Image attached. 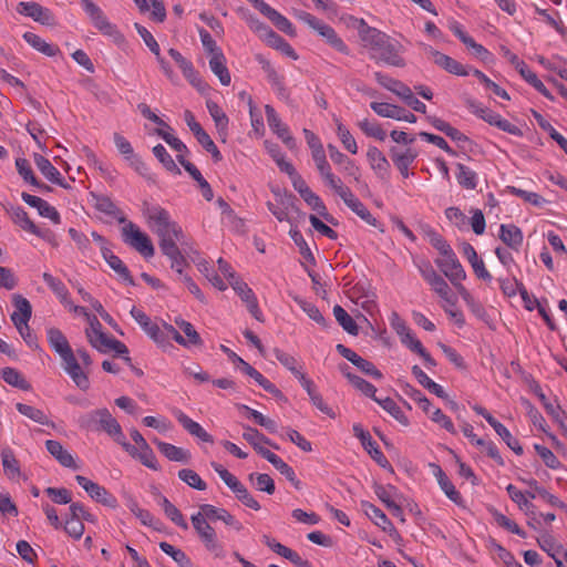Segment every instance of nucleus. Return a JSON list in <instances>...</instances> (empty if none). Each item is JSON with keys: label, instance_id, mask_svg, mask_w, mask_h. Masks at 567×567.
Returning <instances> with one entry per match:
<instances>
[{"label": "nucleus", "instance_id": "obj_18", "mask_svg": "<svg viewBox=\"0 0 567 567\" xmlns=\"http://www.w3.org/2000/svg\"><path fill=\"white\" fill-rule=\"evenodd\" d=\"M320 37H322L326 42L331 45L334 50L349 54V48L343 42V40L337 34L333 28L329 24H326L321 20L318 21V24L315 25L313 29Z\"/></svg>", "mask_w": 567, "mask_h": 567}, {"label": "nucleus", "instance_id": "obj_13", "mask_svg": "<svg viewBox=\"0 0 567 567\" xmlns=\"http://www.w3.org/2000/svg\"><path fill=\"white\" fill-rule=\"evenodd\" d=\"M229 285L240 297V299L246 303L247 309L251 313V316L256 320L262 321V315L258 307L257 298L254 291L248 287V285L245 281H243L239 277L235 280H231Z\"/></svg>", "mask_w": 567, "mask_h": 567}, {"label": "nucleus", "instance_id": "obj_27", "mask_svg": "<svg viewBox=\"0 0 567 567\" xmlns=\"http://www.w3.org/2000/svg\"><path fill=\"white\" fill-rule=\"evenodd\" d=\"M390 156L396 168L403 177L409 176V166L414 162L417 156L416 151L408 147L405 151L400 152L396 147H391Z\"/></svg>", "mask_w": 567, "mask_h": 567}, {"label": "nucleus", "instance_id": "obj_4", "mask_svg": "<svg viewBox=\"0 0 567 567\" xmlns=\"http://www.w3.org/2000/svg\"><path fill=\"white\" fill-rule=\"evenodd\" d=\"M122 237L125 244L136 249L145 258L154 256L155 249L150 237L132 221L122 228Z\"/></svg>", "mask_w": 567, "mask_h": 567}, {"label": "nucleus", "instance_id": "obj_22", "mask_svg": "<svg viewBox=\"0 0 567 567\" xmlns=\"http://www.w3.org/2000/svg\"><path fill=\"white\" fill-rule=\"evenodd\" d=\"M343 203L367 224L379 228L381 233L384 231L382 225L372 216L364 204L357 198L353 193H351L349 197H346Z\"/></svg>", "mask_w": 567, "mask_h": 567}, {"label": "nucleus", "instance_id": "obj_2", "mask_svg": "<svg viewBox=\"0 0 567 567\" xmlns=\"http://www.w3.org/2000/svg\"><path fill=\"white\" fill-rule=\"evenodd\" d=\"M79 424L82 429L89 431H103L107 433L120 445L125 441L120 423L105 408L82 415L79 419Z\"/></svg>", "mask_w": 567, "mask_h": 567}, {"label": "nucleus", "instance_id": "obj_26", "mask_svg": "<svg viewBox=\"0 0 567 567\" xmlns=\"http://www.w3.org/2000/svg\"><path fill=\"white\" fill-rule=\"evenodd\" d=\"M153 443L157 446L159 452L169 461L187 464L190 461V453L187 450L175 446L171 443L163 442L154 439Z\"/></svg>", "mask_w": 567, "mask_h": 567}, {"label": "nucleus", "instance_id": "obj_19", "mask_svg": "<svg viewBox=\"0 0 567 567\" xmlns=\"http://www.w3.org/2000/svg\"><path fill=\"white\" fill-rule=\"evenodd\" d=\"M175 417L182 424V426L193 436L199 439L206 443H214L213 436L207 433L203 426L193 421L189 416H187L183 411L176 410L174 412Z\"/></svg>", "mask_w": 567, "mask_h": 567}, {"label": "nucleus", "instance_id": "obj_49", "mask_svg": "<svg viewBox=\"0 0 567 567\" xmlns=\"http://www.w3.org/2000/svg\"><path fill=\"white\" fill-rule=\"evenodd\" d=\"M538 546L546 551L554 560L558 558L563 551V545L558 544L548 533H542L537 537Z\"/></svg>", "mask_w": 567, "mask_h": 567}, {"label": "nucleus", "instance_id": "obj_21", "mask_svg": "<svg viewBox=\"0 0 567 567\" xmlns=\"http://www.w3.org/2000/svg\"><path fill=\"white\" fill-rule=\"evenodd\" d=\"M33 158L38 169L48 181L58 184L63 188L70 187L69 184L64 183L61 173L51 164L47 157L40 154H34Z\"/></svg>", "mask_w": 567, "mask_h": 567}, {"label": "nucleus", "instance_id": "obj_16", "mask_svg": "<svg viewBox=\"0 0 567 567\" xmlns=\"http://www.w3.org/2000/svg\"><path fill=\"white\" fill-rule=\"evenodd\" d=\"M121 446L133 457L138 460L144 466L157 471L158 464L156 461V456L150 445L144 446L143 449H137L131 443L126 442V440L121 444Z\"/></svg>", "mask_w": 567, "mask_h": 567}, {"label": "nucleus", "instance_id": "obj_61", "mask_svg": "<svg viewBox=\"0 0 567 567\" xmlns=\"http://www.w3.org/2000/svg\"><path fill=\"white\" fill-rule=\"evenodd\" d=\"M422 229L430 244L440 252L441 256L452 249L444 237L435 231L431 226L426 225Z\"/></svg>", "mask_w": 567, "mask_h": 567}, {"label": "nucleus", "instance_id": "obj_46", "mask_svg": "<svg viewBox=\"0 0 567 567\" xmlns=\"http://www.w3.org/2000/svg\"><path fill=\"white\" fill-rule=\"evenodd\" d=\"M220 349L224 353L227 354L231 362L237 365V368H239L245 374L249 375L255 381H257L262 375L259 371H257L254 367H251L229 348L221 346Z\"/></svg>", "mask_w": 567, "mask_h": 567}, {"label": "nucleus", "instance_id": "obj_10", "mask_svg": "<svg viewBox=\"0 0 567 567\" xmlns=\"http://www.w3.org/2000/svg\"><path fill=\"white\" fill-rule=\"evenodd\" d=\"M423 279L432 287V289L444 300H450L451 289L445 279L436 272L430 261H422L417 265Z\"/></svg>", "mask_w": 567, "mask_h": 567}, {"label": "nucleus", "instance_id": "obj_8", "mask_svg": "<svg viewBox=\"0 0 567 567\" xmlns=\"http://www.w3.org/2000/svg\"><path fill=\"white\" fill-rule=\"evenodd\" d=\"M354 436H357L368 454L383 468L393 472V467L388 458L380 451L375 441L372 440L370 433L361 426V424H354L353 427Z\"/></svg>", "mask_w": 567, "mask_h": 567}, {"label": "nucleus", "instance_id": "obj_64", "mask_svg": "<svg viewBox=\"0 0 567 567\" xmlns=\"http://www.w3.org/2000/svg\"><path fill=\"white\" fill-rule=\"evenodd\" d=\"M12 219L23 230L34 234L38 226L30 219L28 213L20 206L12 207Z\"/></svg>", "mask_w": 567, "mask_h": 567}, {"label": "nucleus", "instance_id": "obj_35", "mask_svg": "<svg viewBox=\"0 0 567 567\" xmlns=\"http://www.w3.org/2000/svg\"><path fill=\"white\" fill-rule=\"evenodd\" d=\"M209 68L212 72L219 79L223 85H229L231 78L226 66V58L223 52H217L209 59Z\"/></svg>", "mask_w": 567, "mask_h": 567}, {"label": "nucleus", "instance_id": "obj_58", "mask_svg": "<svg viewBox=\"0 0 567 567\" xmlns=\"http://www.w3.org/2000/svg\"><path fill=\"white\" fill-rule=\"evenodd\" d=\"M175 323L186 336V344L184 347L188 348L190 346L203 344V340L199 333L195 330L194 326L190 322L184 320L183 318H176Z\"/></svg>", "mask_w": 567, "mask_h": 567}, {"label": "nucleus", "instance_id": "obj_54", "mask_svg": "<svg viewBox=\"0 0 567 567\" xmlns=\"http://www.w3.org/2000/svg\"><path fill=\"white\" fill-rule=\"evenodd\" d=\"M210 466L214 471L219 475L223 482L236 494L239 488H243L245 485L230 472H228L223 465L217 462H212Z\"/></svg>", "mask_w": 567, "mask_h": 567}, {"label": "nucleus", "instance_id": "obj_12", "mask_svg": "<svg viewBox=\"0 0 567 567\" xmlns=\"http://www.w3.org/2000/svg\"><path fill=\"white\" fill-rule=\"evenodd\" d=\"M370 107L382 117L393 118L398 121H406L409 123H415L416 116L406 111L404 107L399 105L384 103V102H372Z\"/></svg>", "mask_w": 567, "mask_h": 567}, {"label": "nucleus", "instance_id": "obj_41", "mask_svg": "<svg viewBox=\"0 0 567 567\" xmlns=\"http://www.w3.org/2000/svg\"><path fill=\"white\" fill-rule=\"evenodd\" d=\"M412 373L416 378L417 382L427 391L441 399H447V394L443 388L431 380L419 365L415 364L412 367Z\"/></svg>", "mask_w": 567, "mask_h": 567}, {"label": "nucleus", "instance_id": "obj_40", "mask_svg": "<svg viewBox=\"0 0 567 567\" xmlns=\"http://www.w3.org/2000/svg\"><path fill=\"white\" fill-rule=\"evenodd\" d=\"M23 39L33 49L38 50L47 56H55L58 53H60L59 47L45 42L41 37H39L35 33L25 32L23 34Z\"/></svg>", "mask_w": 567, "mask_h": 567}, {"label": "nucleus", "instance_id": "obj_7", "mask_svg": "<svg viewBox=\"0 0 567 567\" xmlns=\"http://www.w3.org/2000/svg\"><path fill=\"white\" fill-rule=\"evenodd\" d=\"M435 264L452 284L463 281L466 278V272L453 249L447 250L442 255V258L435 259Z\"/></svg>", "mask_w": 567, "mask_h": 567}, {"label": "nucleus", "instance_id": "obj_11", "mask_svg": "<svg viewBox=\"0 0 567 567\" xmlns=\"http://www.w3.org/2000/svg\"><path fill=\"white\" fill-rule=\"evenodd\" d=\"M17 11L20 14L32 18L35 22L43 25H52L54 23V16L52 12L38 2L21 1L17 6Z\"/></svg>", "mask_w": 567, "mask_h": 567}, {"label": "nucleus", "instance_id": "obj_60", "mask_svg": "<svg viewBox=\"0 0 567 567\" xmlns=\"http://www.w3.org/2000/svg\"><path fill=\"white\" fill-rule=\"evenodd\" d=\"M17 410L22 415L29 417L30 420L42 424V425H49L52 424L48 416L44 414V412L38 408H34L32 405H28L24 403H17L16 404Z\"/></svg>", "mask_w": 567, "mask_h": 567}, {"label": "nucleus", "instance_id": "obj_63", "mask_svg": "<svg viewBox=\"0 0 567 567\" xmlns=\"http://www.w3.org/2000/svg\"><path fill=\"white\" fill-rule=\"evenodd\" d=\"M159 548L168 556H171L179 567H194L190 558L178 548H175L173 545L162 542L159 543Z\"/></svg>", "mask_w": 567, "mask_h": 567}, {"label": "nucleus", "instance_id": "obj_9", "mask_svg": "<svg viewBox=\"0 0 567 567\" xmlns=\"http://www.w3.org/2000/svg\"><path fill=\"white\" fill-rule=\"evenodd\" d=\"M130 313L156 344L161 347L168 344V338L165 332L156 323L152 322L151 318L144 311L133 306Z\"/></svg>", "mask_w": 567, "mask_h": 567}, {"label": "nucleus", "instance_id": "obj_47", "mask_svg": "<svg viewBox=\"0 0 567 567\" xmlns=\"http://www.w3.org/2000/svg\"><path fill=\"white\" fill-rule=\"evenodd\" d=\"M2 379L9 385L18 388L20 390L29 391L31 389V384L14 368L7 367L2 369Z\"/></svg>", "mask_w": 567, "mask_h": 567}, {"label": "nucleus", "instance_id": "obj_39", "mask_svg": "<svg viewBox=\"0 0 567 567\" xmlns=\"http://www.w3.org/2000/svg\"><path fill=\"white\" fill-rule=\"evenodd\" d=\"M1 461L3 472L10 480H17L21 475L19 462L10 447L2 449Z\"/></svg>", "mask_w": 567, "mask_h": 567}, {"label": "nucleus", "instance_id": "obj_17", "mask_svg": "<svg viewBox=\"0 0 567 567\" xmlns=\"http://www.w3.org/2000/svg\"><path fill=\"white\" fill-rule=\"evenodd\" d=\"M63 369L79 389L86 391L90 388L89 377L82 370L74 354L63 361Z\"/></svg>", "mask_w": 567, "mask_h": 567}, {"label": "nucleus", "instance_id": "obj_1", "mask_svg": "<svg viewBox=\"0 0 567 567\" xmlns=\"http://www.w3.org/2000/svg\"><path fill=\"white\" fill-rule=\"evenodd\" d=\"M357 30L364 48L371 53L370 58L377 62H383L391 66L403 68L405 61L402 58L403 45L386 33L370 27L363 19L357 20Z\"/></svg>", "mask_w": 567, "mask_h": 567}, {"label": "nucleus", "instance_id": "obj_34", "mask_svg": "<svg viewBox=\"0 0 567 567\" xmlns=\"http://www.w3.org/2000/svg\"><path fill=\"white\" fill-rule=\"evenodd\" d=\"M506 491L513 502H515L519 509L524 511L526 515H534L535 514V505L528 501L529 498H535V493H532L529 491L523 493L519 489H517L513 484H509L506 487Z\"/></svg>", "mask_w": 567, "mask_h": 567}, {"label": "nucleus", "instance_id": "obj_20", "mask_svg": "<svg viewBox=\"0 0 567 567\" xmlns=\"http://www.w3.org/2000/svg\"><path fill=\"white\" fill-rule=\"evenodd\" d=\"M92 10L87 13L93 25L101 31L103 34L114 38L115 40L122 38V34L117 30V28L112 24L103 11L96 7L91 8Z\"/></svg>", "mask_w": 567, "mask_h": 567}, {"label": "nucleus", "instance_id": "obj_15", "mask_svg": "<svg viewBox=\"0 0 567 567\" xmlns=\"http://www.w3.org/2000/svg\"><path fill=\"white\" fill-rule=\"evenodd\" d=\"M21 198L29 206L37 208L40 216L51 219L54 224L61 223L59 212L44 199L28 193H22Z\"/></svg>", "mask_w": 567, "mask_h": 567}, {"label": "nucleus", "instance_id": "obj_24", "mask_svg": "<svg viewBox=\"0 0 567 567\" xmlns=\"http://www.w3.org/2000/svg\"><path fill=\"white\" fill-rule=\"evenodd\" d=\"M102 257L107 262V265L130 286H134L135 281L130 274L128 268L124 265V262L112 252V250L107 246H102Z\"/></svg>", "mask_w": 567, "mask_h": 567}, {"label": "nucleus", "instance_id": "obj_42", "mask_svg": "<svg viewBox=\"0 0 567 567\" xmlns=\"http://www.w3.org/2000/svg\"><path fill=\"white\" fill-rule=\"evenodd\" d=\"M489 425L494 429V431L502 437V440L515 454H523L524 451L522 445L519 444L518 440L511 434L506 426H504L496 419H492V421H489Z\"/></svg>", "mask_w": 567, "mask_h": 567}, {"label": "nucleus", "instance_id": "obj_50", "mask_svg": "<svg viewBox=\"0 0 567 567\" xmlns=\"http://www.w3.org/2000/svg\"><path fill=\"white\" fill-rule=\"evenodd\" d=\"M239 409L246 412V416L248 419L254 420L258 425L265 427L270 433L277 432V429H278L277 423L274 420H271L270 417L262 415L260 412H258L245 404L239 405Z\"/></svg>", "mask_w": 567, "mask_h": 567}, {"label": "nucleus", "instance_id": "obj_43", "mask_svg": "<svg viewBox=\"0 0 567 567\" xmlns=\"http://www.w3.org/2000/svg\"><path fill=\"white\" fill-rule=\"evenodd\" d=\"M374 493L378 498L390 509L393 514L402 513L401 506H399L394 501H392V496L396 493V488L393 485L383 486L380 484H374Z\"/></svg>", "mask_w": 567, "mask_h": 567}, {"label": "nucleus", "instance_id": "obj_44", "mask_svg": "<svg viewBox=\"0 0 567 567\" xmlns=\"http://www.w3.org/2000/svg\"><path fill=\"white\" fill-rule=\"evenodd\" d=\"M243 437L257 451L261 444L270 445L271 447L279 450V446L274 444L267 436L260 433L257 429L249 425L244 426Z\"/></svg>", "mask_w": 567, "mask_h": 567}, {"label": "nucleus", "instance_id": "obj_28", "mask_svg": "<svg viewBox=\"0 0 567 567\" xmlns=\"http://www.w3.org/2000/svg\"><path fill=\"white\" fill-rule=\"evenodd\" d=\"M431 54L434 59V63L443 68L449 73L458 76H466L470 73V70H467L463 64L444 53L432 49Z\"/></svg>", "mask_w": 567, "mask_h": 567}, {"label": "nucleus", "instance_id": "obj_59", "mask_svg": "<svg viewBox=\"0 0 567 567\" xmlns=\"http://www.w3.org/2000/svg\"><path fill=\"white\" fill-rule=\"evenodd\" d=\"M153 154L168 172L175 175L182 174L179 167L162 144H157L153 147Z\"/></svg>", "mask_w": 567, "mask_h": 567}, {"label": "nucleus", "instance_id": "obj_53", "mask_svg": "<svg viewBox=\"0 0 567 567\" xmlns=\"http://www.w3.org/2000/svg\"><path fill=\"white\" fill-rule=\"evenodd\" d=\"M456 179L458 184L466 189H475L477 186V175L464 164H456Z\"/></svg>", "mask_w": 567, "mask_h": 567}, {"label": "nucleus", "instance_id": "obj_31", "mask_svg": "<svg viewBox=\"0 0 567 567\" xmlns=\"http://www.w3.org/2000/svg\"><path fill=\"white\" fill-rule=\"evenodd\" d=\"M341 373L348 379V381L360 392H362L365 396H369L374 400L377 388L364 380L363 378L352 373L349 371V365L342 363L339 365Z\"/></svg>", "mask_w": 567, "mask_h": 567}, {"label": "nucleus", "instance_id": "obj_5", "mask_svg": "<svg viewBox=\"0 0 567 567\" xmlns=\"http://www.w3.org/2000/svg\"><path fill=\"white\" fill-rule=\"evenodd\" d=\"M190 520L206 549L214 553L217 557L223 556V546L218 542L216 532L208 524L207 519L203 517V514H193Z\"/></svg>", "mask_w": 567, "mask_h": 567}, {"label": "nucleus", "instance_id": "obj_30", "mask_svg": "<svg viewBox=\"0 0 567 567\" xmlns=\"http://www.w3.org/2000/svg\"><path fill=\"white\" fill-rule=\"evenodd\" d=\"M168 54L177 63L183 75L190 82V84L199 89L202 81L198 78V73L195 71L193 63L184 58L176 49L171 48L168 50Z\"/></svg>", "mask_w": 567, "mask_h": 567}, {"label": "nucleus", "instance_id": "obj_48", "mask_svg": "<svg viewBox=\"0 0 567 567\" xmlns=\"http://www.w3.org/2000/svg\"><path fill=\"white\" fill-rule=\"evenodd\" d=\"M289 235L298 247L299 254L305 258V260L311 265H316V258L300 230L297 227H291Z\"/></svg>", "mask_w": 567, "mask_h": 567}, {"label": "nucleus", "instance_id": "obj_62", "mask_svg": "<svg viewBox=\"0 0 567 567\" xmlns=\"http://www.w3.org/2000/svg\"><path fill=\"white\" fill-rule=\"evenodd\" d=\"M321 177L324 183L341 197L342 200L346 197H349V195L352 193L351 189L343 184L341 178L332 173V171L326 172V174H323Z\"/></svg>", "mask_w": 567, "mask_h": 567}, {"label": "nucleus", "instance_id": "obj_37", "mask_svg": "<svg viewBox=\"0 0 567 567\" xmlns=\"http://www.w3.org/2000/svg\"><path fill=\"white\" fill-rule=\"evenodd\" d=\"M206 107L208 110L209 115L215 122V126L219 133V135H227L229 118L223 109L213 100L206 101Z\"/></svg>", "mask_w": 567, "mask_h": 567}, {"label": "nucleus", "instance_id": "obj_14", "mask_svg": "<svg viewBox=\"0 0 567 567\" xmlns=\"http://www.w3.org/2000/svg\"><path fill=\"white\" fill-rule=\"evenodd\" d=\"M50 347L61 357L62 361L74 354L68 339L58 328L51 327L47 330Z\"/></svg>", "mask_w": 567, "mask_h": 567}, {"label": "nucleus", "instance_id": "obj_29", "mask_svg": "<svg viewBox=\"0 0 567 567\" xmlns=\"http://www.w3.org/2000/svg\"><path fill=\"white\" fill-rule=\"evenodd\" d=\"M501 240L511 249L518 250L523 244V233L519 227L514 224H502L499 227Z\"/></svg>", "mask_w": 567, "mask_h": 567}, {"label": "nucleus", "instance_id": "obj_33", "mask_svg": "<svg viewBox=\"0 0 567 567\" xmlns=\"http://www.w3.org/2000/svg\"><path fill=\"white\" fill-rule=\"evenodd\" d=\"M431 466L434 468L433 474L435 475L437 483H439L441 489L444 492V494L453 503H455L456 505H461L462 501H463L461 494L456 491L455 486L450 481L447 475L443 472L441 466H439L436 464H431Z\"/></svg>", "mask_w": 567, "mask_h": 567}, {"label": "nucleus", "instance_id": "obj_23", "mask_svg": "<svg viewBox=\"0 0 567 567\" xmlns=\"http://www.w3.org/2000/svg\"><path fill=\"white\" fill-rule=\"evenodd\" d=\"M45 447L50 455H52L62 466L73 470L79 467L72 454L65 450L59 441L48 440L45 441Z\"/></svg>", "mask_w": 567, "mask_h": 567}, {"label": "nucleus", "instance_id": "obj_32", "mask_svg": "<svg viewBox=\"0 0 567 567\" xmlns=\"http://www.w3.org/2000/svg\"><path fill=\"white\" fill-rule=\"evenodd\" d=\"M12 303L16 308L11 313L13 324L29 322L32 316V307L29 300L21 295H13Z\"/></svg>", "mask_w": 567, "mask_h": 567}, {"label": "nucleus", "instance_id": "obj_6", "mask_svg": "<svg viewBox=\"0 0 567 567\" xmlns=\"http://www.w3.org/2000/svg\"><path fill=\"white\" fill-rule=\"evenodd\" d=\"M75 481L95 502L110 508H116L118 506L116 497L112 495L105 487L99 485L95 482H92L83 475H76Z\"/></svg>", "mask_w": 567, "mask_h": 567}, {"label": "nucleus", "instance_id": "obj_57", "mask_svg": "<svg viewBox=\"0 0 567 567\" xmlns=\"http://www.w3.org/2000/svg\"><path fill=\"white\" fill-rule=\"evenodd\" d=\"M210 466L214 471L219 475L223 482L236 494L239 488H243L245 485L230 472H228L223 465L217 462H212Z\"/></svg>", "mask_w": 567, "mask_h": 567}, {"label": "nucleus", "instance_id": "obj_56", "mask_svg": "<svg viewBox=\"0 0 567 567\" xmlns=\"http://www.w3.org/2000/svg\"><path fill=\"white\" fill-rule=\"evenodd\" d=\"M210 466L214 471L219 475L223 482L236 494L239 488H243L245 485L230 472H228L223 465L217 462H212Z\"/></svg>", "mask_w": 567, "mask_h": 567}, {"label": "nucleus", "instance_id": "obj_45", "mask_svg": "<svg viewBox=\"0 0 567 567\" xmlns=\"http://www.w3.org/2000/svg\"><path fill=\"white\" fill-rule=\"evenodd\" d=\"M159 505L162 506L165 515L177 526H179L183 529L188 528L187 522L184 519V516L182 515L181 511L172 504L168 498L165 496H159Z\"/></svg>", "mask_w": 567, "mask_h": 567}, {"label": "nucleus", "instance_id": "obj_52", "mask_svg": "<svg viewBox=\"0 0 567 567\" xmlns=\"http://www.w3.org/2000/svg\"><path fill=\"white\" fill-rule=\"evenodd\" d=\"M374 401L382 406L391 416H393L399 423L403 425L409 424L406 415L403 413L401 408L394 402L393 399L386 396L384 399L374 398Z\"/></svg>", "mask_w": 567, "mask_h": 567}, {"label": "nucleus", "instance_id": "obj_55", "mask_svg": "<svg viewBox=\"0 0 567 567\" xmlns=\"http://www.w3.org/2000/svg\"><path fill=\"white\" fill-rule=\"evenodd\" d=\"M210 466L214 471L219 475L223 482L236 494L239 488H243L245 485L230 472H228L223 465L217 462H212Z\"/></svg>", "mask_w": 567, "mask_h": 567}, {"label": "nucleus", "instance_id": "obj_25", "mask_svg": "<svg viewBox=\"0 0 567 567\" xmlns=\"http://www.w3.org/2000/svg\"><path fill=\"white\" fill-rule=\"evenodd\" d=\"M361 507L364 511L365 515L384 532H388L390 534L392 532H396L392 522L379 507L365 501L361 503Z\"/></svg>", "mask_w": 567, "mask_h": 567}, {"label": "nucleus", "instance_id": "obj_38", "mask_svg": "<svg viewBox=\"0 0 567 567\" xmlns=\"http://www.w3.org/2000/svg\"><path fill=\"white\" fill-rule=\"evenodd\" d=\"M301 198L324 220L332 225H337L336 219L328 213V209L322 199L310 188L301 195Z\"/></svg>", "mask_w": 567, "mask_h": 567}, {"label": "nucleus", "instance_id": "obj_51", "mask_svg": "<svg viewBox=\"0 0 567 567\" xmlns=\"http://www.w3.org/2000/svg\"><path fill=\"white\" fill-rule=\"evenodd\" d=\"M333 316L338 323L350 334L357 336L359 327L349 313L339 305L333 307Z\"/></svg>", "mask_w": 567, "mask_h": 567}, {"label": "nucleus", "instance_id": "obj_3", "mask_svg": "<svg viewBox=\"0 0 567 567\" xmlns=\"http://www.w3.org/2000/svg\"><path fill=\"white\" fill-rule=\"evenodd\" d=\"M148 223L153 231L158 236V246L164 240L168 243L181 241L183 237L182 228L171 219L167 210L159 206H154L147 209Z\"/></svg>", "mask_w": 567, "mask_h": 567}, {"label": "nucleus", "instance_id": "obj_36", "mask_svg": "<svg viewBox=\"0 0 567 567\" xmlns=\"http://www.w3.org/2000/svg\"><path fill=\"white\" fill-rule=\"evenodd\" d=\"M368 161L377 172V174L384 178L389 173L390 164L384 154L375 146H370L367 153Z\"/></svg>", "mask_w": 567, "mask_h": 567}]
</instances>
